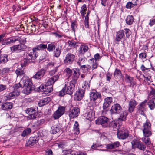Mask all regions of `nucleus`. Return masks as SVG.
<instances>
[{
  "mask_svg": "<svg viewBox=\"0 0 155 155\" xmlns=\"http://www.w3.org/2000/svg\"><path fill=\"white\" fill-rule=\"evenodd\" d=\"M141 129L144 136L141 140L147 146H148L151 143L150 139L148 137L152 135L150 122L149 121H146L143 124Z\"/></svg>",
  "mask_w": 155,
  "mask_h": 155,
  "instance_id": "1",
  "label": "nucleus"
},
{
  "mask_svg": "<svg viewBox=\"0 0 155 155\" xmlns=\"http://www.w3.org/2000/svg\"><path fill=\"white\" fill-rule=\"evenodd\" d=\"M112 114H119L120 116L118 119V121H125L126 117L128 115L127 112L123 110L122 108L118 103H116L113 105L110 110Z\"/></svg>",
  "mask_w": 155,
  "mask_h": 155,
  "instance_id": "2",
  "label": "nucleus"
},
{
  "mask_svg": "<svg viewBox=\"0 0 155 155\" xmlns=\"http://www.w3.org/2000/svg\"><path fill=\"white\" fill-rule=\"evenodd\" d=\"M125 34L126 35V37L129 38L131 34V31L128 28H125L124 30H120L117 32L115 39V43L116 44H119V42L123 39V45H124V40L126 39Z\"/></svg>",
  "mask_w": 155,
  "mask_h": 155,
  "instance_id": "3",
  "label": "nucleus"
},
{
  "mask_svg": "<svg viewBox=\"0 0 155 155\" xmlns=\"http://www.w3.org/2000/svg\"><path fill=\"white\" fill-rule=\"evenodd\" d=\"M32 84L31 80L30 78H26L23 81L24 89L22 92L26 94H28L30 93L32 89Z\"/></svg>",
  "mask_w": 155,
  "mask_h": 155,
  "instance_id": "4",
  "label": "nucleus"
},
{
  "mask_svg": "<svg viewBox=\"0 0 155 155\" xmlns=\"http://www.w3.org/2000/svg\"><path fill=\"white\" fill-rule=\"evenodd\" d=\"M117 135L118 138L119 139H126L129 136V130L126 128L122 127L118 130Z\"/></svg>",
  "mask_w": 155,
  "mask_h": 155,
  "instance_id": "5",
  "label": "nucleus"
},
{
  "mask_svg": "<svg viewBox=\"0 0 155 155\" xmlns=\"http://www.w3.org/2000/svg\"><path fill=\"white\" fill-rule=\"evenodd\" d=\"M95 122L97 124L101 125L104 128L108 127L110 122L109 119L105 116L100 117L96 120Z\"/></svg>",
  "mask_w": 155,
  "mask_h": 155,
  "instance_id": "6",
  "label": "nucleus"
},
{
  "mask_svg": "<svg viewBox=\"0 0 155 155\" xmlns=\"http://www.w3.org/2000/svg\"><path fill=\"white\" fill-rule=\"evenodd\" d=\"M25 57L27 59L31 61L35 60L38 56L37 52L34 48L32 50L28 51L24 53Z\"/></svg>",
  "mask_w": 155,
  "mask_h": 155,
  "instance_id": "7",
  "label": "nucleus"
},
{
  "mask_svg": "<svg viewBox=\"0 0 155 155\" xmlns=\"http://www.w3.org/2000/svg\"><path fill=\"white\" fill-rule=\"evenodd\" d=\"M27 48V46L24 44H20L15 45L10 48L11 51L12 53H19L24 51Z\"/></svg>",
  "mask_w": 155,
  "mask_h": 155,
  "instance_id": "8",
  "label": "nucleus"
},
{
  "mask_svg": "<svg viewBox=\"0 0 155 155\" xmlns=\"http://www.w3.org/2000/svg\"><path fill=\"white\" fill-rule=\"evenodd\" d=\"M147 100H145L137 106V113L143 115H145L144 112L146 111Z\"/></svg>",
  "mask_w": 155,
  "mask_h": 155,
  "instance_id": "9",
  "label": "nucleus"
},
{
  "mask_svg": "<svg viewBox=\"0 0 155 155\" xmlns=\"http://www.w3.org/2000/svg\"><path fill=\"white\" fill-rule=\"evenodd\" d=\"M77 82L75 80H72L69 83V84L67 86V89H66V94H67L71 95L72 94L74 91H75V84Z\"/></svg>",
  "mask_w": 155,
  "mask_h": 155,
  "instance_id": "10",
  "label": "nucleus"
},
{
  "mask_svg": "<svg viewBox=\"0 0 155 155\" xmlns=\"http://www.w3.org/2000/svg\"><path fill=\"white\" fill-rule=\"evenodd\" d=\"M65 107L64 106H60L57 110L54 112L53 117L55 119L59 118L64 113Z\"/></svg>",
  "mask_w": 155,
  "mask_h": 155,
  "instance_id": "11",
  "label": "nucleus"
},
{
  "mask_svg": "<svg viewBox=\"0 0 155 155\" xmlns=\"http://www.w3.org/2000/svg\"><path fill=\"white\" fill-rule=\"evenodd\" d=\"M75 58L74 55L71 53H68L66 55L64 62L67 65L70 64L74 61Z\"/></svg>",
  "mask_w": 155,
  "mask_h": 155,
  "instance_id": "12",
  "label": "nucleus"
},
{
  "mask_svg": "<svg viewBox=\"0 0 155 155\" xmlns=\"http://www.w3.org/2000/svg\"><path fill=\"white\" fill-rule=\"evenodd\" d=\"M85 93L84 89H81L76 91L74 95V99L77 101H79L82 99Z\"/></svg>",
  "mask_w": 155,
  "mask_h": 155,
  "instance_id": "13",
  "label": "nucleus"
},
{
  "mask_svg": "<svg viewBox=\"0 0 155 155\" xmlns=\"http://www.w3.org/2000/svg\"><path fill=\"white\" fill-rule=\"evenodd\" d=\"M19 38L17 37H12L6 38L4 41L2 42V44L4 45H9L14 43L15 42L19 41Z\"/></svg>",
  "mask_w": 155,
  "mask_h": 155,
  "instance_id": "14",
  "label": "nucleus"
},
{
  "mask_svg": "<svg viewBox=\"0 0 155 155\" xmlns=\"http://www.w3.org/2000/svg\"><path fill=\"white\" fill-rule=\"evenodd\" d=\"M80 113V109L77 107L73 108L69 112V116L71 118L77 117Z\"/></svg>",
  "mask_w": 155,
  "mask_h": 155,
  "instance_id": "15",
  "label": "nucleus"
},
{
  "mask_svg": "<svg viewBox=\"0 0 155 155\" xmlns=\"http://www.w3.org/2000/svg\"><path fill=\"white\" fill-rule=\"evenodd\" d=\"M131 144L133 147L137 148L140 150L143 151H144L146 150V146L140 142L133 141L131 142Z\"/></svg>",
  "mask_w": 155,
  "mask_h": 155,
  "instance_id": "16",
  "label": "nucleus"
},
{
  "mask_svg": "<svg viewBox=\"0 0 155 155\" xmlns=\"http://www.w3.org/2000/svg\"><path fill=\"white\" fill-rule=\"evenodd\" d=\"M39 139L36 136L30 137L27 142L26 143V145L28 146L31 147L34 146L38 142Z\"/></svg>",
  "mask_w": 155,
  "mask_h": 155,
  "instance_id": "17",
  "label": "nucleus"
},
{
  "mask_svg": "<svg viewBox=\"0 0 155 155\" xmlns=\"http://www.w3.org/2000/svg\"><path fill=\"white\" fill-rule=\"evenodd\" d=\"M86 114L87 118L89 120H92L94 118V111L92 109L87 108Z\"/></svg>",
  "mask_w": 155,
  "mask_h": 155,
  "instance_id": "18",
  "label": "nucleus"
},
{
  "mask_svg": "<svg viewBox=\"0 0 155 155\" xmlns=\"http://www.w3.org/2000/svg\"><path fill=\"white\" fill-rule=\"evenodd\" d=\"M20 91L17 90L14 91L13 92L8 94L6 96H5L4 97L5 99L10 100L14 98L15 96H18L20 95Z\"/></svg>",
  "mask_w": 155,
  "mask_h": 155,
  "instance_id": "19",
  "label": "nucleus"
},
{
  "mask_svg": "<svg viewBox=\"0 0 155 155\" xmlns=\"http://www.w3.org/2000/svg\"><path fill=\"white\" fill-rule=\"evenodd\" d=\"M112 102V98L110 97H107L104 100L103 108L104 110L107 109Z\"/></svg>",
  "mask_w": 155,
  "mask_h": 155,
  "instance_id": "20",
  "label": "nucleus"
},
{
  "mask_svg": "<svg viewBox=\"0 0 155 155\" xmlns=\"http://www.w3.org/2000/svg\"><path fill=\"white\" fill-rule=\"evenodd\" d=\"M45 72V69H41L36 72L35 74L33 76V78L36 79H39L43 77Z\"/></svg>",
  "mask_w": 155,
  "mask_h": 155,
  "instance_id": "21",
  "label": "nucleus"
},
{
  "mask_svg": "<svg viewBox=\"0 0 155 155\" xmlns=\"http://www.w3.org/2000/svg\"><path fill=\"white\" fill-rule=\"evenodd\" d=\"M62 47V44L60 42L59 43L58 45V47H56L55 50L53 54L54 56L58 58L60 56L61 53Z\"/></svg>",
  "mask_w": 155,
  "mask_h": 155,
  "instance_id": "22",
  "label": "nucleus"
},
{
  "mask_svg": "<svg viewBox=\"0 0 155 155\" xmlns=\"http://www.w3.org/2000/svg\"><path fill=\"white\" fill-rule=\"evenodd\" d=\"M137 104V103L135 100L134 99H131L129 101L128 111L129 112L132 113L134 111Z\"/></svg>",
  "mask_w": 155,
  "mask_h": 155,
  "instance_id": "23",
  "label": "nucleus"
},
{
  "mask_svg": "<svg viewBox=\"0 0 155 155\" xmlns=\"http://www.w3.org/2000/svg\"><path fill=\"white\" fill-rule=\"evenodd\" d=\"M59 74H58L54 75L51 78L48 79L46 82V85L47 86H50L52 85L58 79Z\"/></svg>",
  "mask_w": 155,
  "mask_h": 155,
  "instance_id": "24",
  "label": "nucleus"
},
{
  "mask_svg": "<svg viewBox=\"0 0 155 155\" xmlns=\"http://www.w3.org/2000/svg\"><path fill=\"white\" fill-rule=\"evenodd\" d=\"M101 95L100 94L96 91H92L90 93V99L91 101H94L98 97H100Z\"/></svg>",
  "mask_w": 155,
  "mask_h": 155,
  "instance_id": "25",
  "label": "nucleus"
},
{
  "mask_svg": "<svg viewBox=\"0 0 155 155\" xmlns=\"http://www.w3.org/2000/svg\"><path fill=\"white\" fill-rule=\"evenodd\" d=\"M151 89L149 94V97L150 99H155V85L152 84L150 86Z\"/></svg>",
  "mask_w": 155,
  "mask_h": 155,
  "instance_id": "26",
  "label": "nucleus"
},
{
  "mask_svg": "<svg viewBox=\"0 0 155 155\" xmlns=\"http://www.w3.org/2000/svg\"><path fill=\"white\" fill-rule=\"evenodd\" d=\"M51 100L50 97H47L43 99L40 100L38 103V105L40 107L43 106L47 104Z\"/></svg>",
  "mask_w": 155,
  "mask_h": 155,
  "instance_id": "27",
  "label": "nucleus"
},
{
  "mask_svg": "<svg viewBox=\"0 0 155 155\" xmlns=\"http://www.w3.org/2000/svg\"><path fill=\"white\" fill-rule=\"evenodd\" d=\"M118 124L116 122L112 121L110 122L108 127L111 130L114 131H116L118 129Z\"/></svg>",
  "mask_w": 155,
  "mask_h": 155,
  "instance_id": "28",
  "label": "nucleus"
},
{
  "mask_svg": "<svg viewBox=\"0 0 155 155\" xmlns=\"http://www.w3.org/2000/svg\"><path fill=\"white\" fill-rule=\"evenodd\" d=\"M12 103L11 102H6L1 105V108L4 110H8L12 108Z\"/></svg>",
  "mask_w": 155,
  "mask_h": 155,
  "instance_id": "29",
  "label": "nucleus"
},
{
  "mask_svg": "<svg viewBox=\"0 0 155 155\" xmlns=\"http://www.w3.org/2000/svg\"><path fill=\"white\" fill-rule=\"evenodd\" d=\"M119 145V142L118 141H116L112 143L107 144L106 146V148L108 149H112L118 147Z\"/></svg>",
  "mask_w": 155,
  "mask_h": 155,
  "instance_id": "30",
  "label": "nucleus"
},
{
  "mask_svg": "<svg viewBox=\"0 0 155 155\" xmlns=\"http://www.w3.org/2000/svg\"><path fill=\"white\" fill-rule=\"evenodd\" d=\"M151 67L152 66L150 62L148 61L146 63L145 66L143 64L141 66L140 68L142 71H145L149 70Z\"/></svg>",
  "mask_w": 155,
  "mask_h": 155,
  "instance_id": "31",
  "label": "nucleus"
},
{
  "mask_svg": "<svg viewBox=\"0 0 155 155\" xmlns=\"http://www.w3.org/2000/svg\"><path fill=\"white\" fill-rule=\"evenodd\" d=\"M73 131L75 134L78 135L80 133L79 125L77 121H75L73 127Z\"/></svg>",
  "mask_w": 155,
  "mask_h": 155,
  "instance_id": "32",
  "label": "nucleus"
},
{
  "mask_svg": "<svg viewBox=\"0 0 155 155\" xmlns=\"http://www.w3.org/2000/svg\"><path fill=\"white\" fill-rule=\"evenodd\" d=\"M88 47L87 45H81L79 49V53L80 54H84L88 50Z\"/></svg>",
  "mask_w": 155,
  "mask_h": 155,
  "instance_id": "33",
  "label": "nucleus"
},
{
  "mask_svg": "<svg viewBox=\"0 0 155 155\" xmlns=\"http://www.w3.org/2000/svg\"><path fill=\"white\" fill-rule=\"evenodd\" d=\"M74 71L73 75L74 76L72 78V80H75L77 82L79 76L80 75L79 69L78 68H74L73 69Z\"/></svg>",
  "mask_w": 155,
  "mask_h": 155,
  "instance_id": "34",
  "label": "nucleus"
},
{
  "mask_svg": "<svg viewBox=\"0 0 155 155\" xmlns=\"http://www.w3.org/2000/svg\"><path fill=\"white\" fill-rule=\"evenodd\" d=\"M89 62H90L91 68L92 70L97 68L98 64L95 60L93 59H91L89 60Z\"/></svg>",
  "mask_w": 155,
  "mask_h": 155,
  "instance_id": "35",
  "label": "nucleus"
},
{
  "mask_svg": "<svg viewBox=\"0 0 155 155\" xmlns=\"http://www.w3.org/2000/svg\"><path fill=\"white\" fill-rule=\"evenodd\" d=\"M153 100L150 99L149 97L148 101L147 102L148 107L151 110H153L155 108V103Z\"/></svg>",
  "mask_w": 155,
  "mask_h": 155,
  "instance_id": "36",
  "label": "nucleus"
},
{
  "mask_svg": "<svg viewBox=\"0 0 155 155\" xmlns=\"http://www.w3.org/2000/svg\"><path fill=\"white\" fill-rule=\"evenodd\" d=\"M47 48V45L43 44H41L35 46L33 48L35 51L41 50L46 49Z\"/></svg>",
  "mask_w": 155,
  "mask_h": 155,
  "instance_id": "37",
  "label": "nucleus"
},
{
  "mask_svg": "<svg viewBox=\"0 0 155 155\" xmlns=\"http://www.w3.org/2000/svg\"><path fill=\"white\" fill-rule=\"evenodd\" d=\"M55 45L54 43H51L48 44V47H47V50L49 52H53L55 48Z\"/></svg>",
  "mask_w": 155,
  "mask_h": 155,
  "instance_id": "38",
  "label": "nucleus"
},
{
  "mask_svg": "<svg viewBox=\"0 0 155 155\" xmlns=\"http://www.w3.org/2000/svg\"><path fill=\"white\" fill-rule=\"evenodd\" d=\"M60 128L57 125H54L51 127V132L53 134H55L60 130Z\"/></svg>",
  "mask_w": 155,
  "mask_h": 155,
  "instance_id": "39",
  "label": "nucleus"
},
{
  "mask_svg": "<svg viewBox=\"0 0 155 155\" xmlns=\"http://www.w3.org/2000/svg\"><path fill=\"white\" fill-rule=\"evenodd\" d=\"M87 10V8L86 4H84L81 7L80 10V13L81 16L84 17H85V15L86 14V11Z\"/></svg>",
  "mask_w": 155,
  "mask_h": 155,
  "instance_id": "40",
  "label": "nucleus"
},
{
  "mask_svg": "<svg viewBox=\"0 0 155 155\" xmlns=\"http://www.w3.org/2000/svg\"><path fill=\"white\" fill-rule=\"evenodd\" d=\"M133 21V17L132 15L128 16L126 19V23L128 25H130L132 24Z\"/></svg>",
  "mask_w": 155,
  "mask_h": 155,
  "instance_id": "41",
  "label": "nucleus"
},
{
  "mask_svg": "<svg viewBox=\"0 0 155 155\" xmlns=\"http://www.w3.org/2000/svg\"><path fill=\"white\" fill-rule=\"evenodd\" d=\"M37 109V108H36L33 107L28 108L25 110V112L28 114H30L33 113L36 111Z\"/></svg>",
  "mask_w": 155,
  "mask_h": 155,
  "instance_id": "42",
  "label": "nucleus"
},
{
  "mask_svg": "<svg viewBox=\"0 0 155 155\" xmlns=\"http://www.w3.org/2000/svg\"><path fill=\"white\" fill-rule=\"evenodd\" d=\"M15 73L17 75H21L24 74L25 72L23 67L18 68L15 71Z\"/></svg>",
  "mask_w": 155,
  "mask_h": 155,
  "instance_id": "43",
  "label": "nucleus"
},
{
  "mask_svg": "<svg viewBox=\"0 0 155 155\" xmlns=\"http://www.w3.org/2000/svg\"><path fill=\"white\" fill-rule=\"evenodd\" d=\"M31 132V130L29 128L25 129L21 134V136L24 137L29 134Z\"/></svg>",
  "mask_w": 155,
  "mask_h": 155,
  "instance_id": "44",
  "label": "nucleus"
},
{
  "mask_svg": "<svg viewBox=\"0 0 155 155\" xmlns=\"http://www.w3.org/2000/svg\"><path fill=\"white\" fill-rule=\"evenodd\" d=\"M37 115V113L36 111L27 116V119L29 120L35 119L36 118Z\"/></svg>",
  "mask_w": 155,
  "mask_h": 155,
  "instance_id": "45",
  "label": "nucleus"
},
{
  "mask_svg": "<svg viewBox=\"0 0 155 155\" xmlns=\"http://www.w3.org/2000/svg\"><path fill=\"white\" fill-rule=\"evenodd\" d=\"M31 61H30L28 60L25 57L24 59L21 61V67H23L24 66H25L26 65L28 64L30 62H31Z\"/></svg>",
  "mask_w": 155,
  "mask_h": 155,
  "instance_id": "46",
  "label": "nucleus"
},
{
  "mask_svg": "<svg viewBox=\"0 0 155 155\" xmlns=\"http://www.w3.org/2000/svg\"><path fill=\"white\" fill-rule=\"evenodd\" d=\"M125 81L127 83H129L130 85L133 84V79L127 75H126L125 79Z\"/></svg>",
  "mask_w": 155,
  "mask_h": 155,
  "instance_id": "47",
  "label": "nucleus"
},
{
  "mask_svg": "<svg viewBox=\"0 0 155 155\" xmlns=\"http://www.w3.org/2000/svg\"><path fill=\"white\" fill-rule=\"evenodd\" d=\"M114 75L115 77L120 78L122 76V74L121 71L116 69L114 72Z\"/></svg>",
  "mask_w": 155,
  "mask_h": 155,
  "instance_id": "48",
  "label": "nucleus"
},
{
  "mask_svg": "<svg viewBox=\"0 0 155 155\" xmlns=\"http://www.w3.org/2000/svg\"><path fill=\"white\" fill-rule=\"evenodd\" d=\"M81 69L85 71H88L91 70V66L90 65H83L81 66Z\"/></svg>",
  "mask_w": 155,
  "mask_h": 155,
  "instance_id": "49",
  "label": "nucleus"
},
{
  "mask_svg": "<svg viewBox=\"0 0 155 155\" xmlns=\"http://www.w3.org/2000/svg\"><path fill=\"white\" fill-rule=\"evenodd\" d=\"M77 22L75 21H72L71 23V27L74 33L77 28Z\"/></svg>",
  "mask_w": 155,
  "mask_h": 155,
  "instance_id": "50",
  "label": "nucleus"
},
{
  "mask_svg": "<svg viewBox=\"0 0 155 155\" xmlns=\"http://www.w3.org/2000/svg\"><path fill=\"white\" fill-rule=\"evenodd\" d=\"M87 59L84 57L83 56L80 58L78 62L77 63L80 66H81V65L84 63L86 61Z\"/></svg>",
  "mask_w": 155,
  "mask_h": 155,
  "instance_id": "51",
  "label": "nucleus"
},
{
  "mask_svg": "<svg viewBox=\"0 0 155 155\" xmlns=\"http://www.w3.org/2000/svg\"><path fill=\"white\" fill-rule=\"evenodd\" d=\"M66 85H65V87L62 89L59 92V95L60 96H62L66 93Z\"/></svg>",
  "mask_w": 155,
  "mask_h": 155,
  "instance_id": "52",
  "label": "nucleus"
},
{
  "mask_svg": "<svg viewBox=\"0 0 155 155\" xmlns=\"http://www.w3.org/2000/svg\"><path fill=\"white\" fill-rule=\"evenodd\" d=\"M21 85L20 83L15 84L13 86V88H14V91H17V90H18V91H20L18 90V89L21 87Z\"/></svg>",
  "mask_w": 155,
  "mask_h": 155,
  "instance_id": "53",
  "label": "nucleus"
},
{
  "mask_svg": "<svg viewBox=\"0 0 155 155\" xmlns=\"http://www.w3.org/2000/svg\"><path fill=\"white\" fill-rule=\"evenodd\" d=\"M147 57V53L146 52H144L139 54V58L143 59H145Z\"/></svg>",
  "mask_w": 155,
  "mask_h": 155,
  "instance_id": "54",
  "label": "nucleus"
},
{
  "mask_svg": "<svg viewBox=\"0 0 155 155\" xmlns=\"http://www.w3.org/2000/svg\"><path fill=\"white\" fill-rule=\"evenodd\" d=\"M101 58V56L99 54L97 53L94 56V58L92 59H94L96 61L97 60H100Z\"/></svg>",
  "mask_w": 155,
  "mask_h": 155,
  "instance_id": "55",
  "label": "nucleus"
},
{
  "mask_svg": "<svg viewBox=\"0 0 155 155\" xmlns=\"http://www.w3.org/2000/svg\"><path fill=\"white\" fill-rule=\"evenodd\" d=\"M65 72L70 76L72 74V70L70 68H67L65 70Z\"/></svg>",
  "mask_w": 155,
  "mask_h": 155,
  "instance_id": "56",
  "label": "nucleus"
},
{
  "mask_svg": "<svg viewBox=\"0 0 155 155\" xmlns=\"http://www.w3.org/2000/svg\"><path fill=\"white\" fill-rule=\"evenodd\" d=\"M106 79L107 80L109 81L111 79L112 75L109 72H107L106 74Z\"/></svg>",
  "mask_w": 155,
  "mask_h": 155,
  "instance_id": "57",
  "label": "nucleus"
},
{
  "mask_svg": "<svg viewBox=\"0 0 155 155\" xmlns=\"http://www.w3.org/2000/svg\"><path fill=\"white\" fill-rule=\"evenodd\" d=\"M134 6L133 5L131 2H129L127 3L126 7L127 9H130Z\"/></svg>",
  "mask_w": 155,
  "mask_h": 155,
  "instance_id": "58",
  "label": "nucleus"
},
{
  "mask_svg": "<svg viewBox=\"0 0 155 155\" xmlns=\"http://www.w3.org/2000/svg\"><path fill=\"white\" fill-rule=\"evenodd\" d=\"M58 67H56L53 70L49 72V74L51 75H52L54 74L57 71Z\"/></svg>",
  "mask_w": 155,
  "mask_h": 155,
  "instance_id": "59",
  "label": "nucleus"
},
{
  "mask_svg": "<svg viewBox=\"0 0 155 155\" xmlns=\"http://www.w3.org/2000/svg\"><path fill=\"white\" fill-rule=\"evenodd\" d=\"M155 24V17L153 18L150 19V21L149 25L150 26H152Z\"/></svg>",
  "mask_w": 155,
  "mask_h": 155,
  "instance_id": "60",
  "label": "nucleus"
},
{
  "mask_svg": "<svg viewBox=\"0 0 155 155\" xmlns=\"http://www.w3.org/2000/svg\"><path fill=\"white\" fill-rule=\"evenodd\" d=\"M6 88V86L0 84V92L5 90Z\"/></svg>",
  "mask_w": 155,
  "mask_h": 155,
  "instance_id": "61",
  "label": "nucleus"
},
{
  "mask_svg": "<svg viewBox=\"0 0 155 155\" xmlns=\"http://www.w3.org/2000/svg\"><path fill=\"white\" fill-rule=\"evenodd\" d=\"M68 43L69 45H71V46H73L74 47H75V46L76 44L75 42L73 41H69L68 42Z\"/></svg>",
  "mask_w": 155,
  "mask_h": 155,
  "instance_id": "62",
  "label": "nucleus"
},
{
  "mask_svg": "<svg viewBox=\"0 0 155 155\" xmlns=\"http://www.w3.org/2000/svg\"><path fill=\"white\" fill-rule=\"evenodd\" d=\"M45 122V120L44 119H41L38 120L37 121V123L38 125H41Z\"/></svg>",
  "mask_w": 155,
  "mask_h": 155,
  "instance_id": "63",
  "label": "nucleus"
},
{
  "mask_svg": "<svg viewBox=\"0 0 155 155\" xmlns=\"http://www.w3.org/2000/svg\"><path fill=\"white\" fill-rule=\"evenodd\" d=\"M143 78H144V80H145L146 81H147L148 84H149L151 82L150 77V78H149L148 77H146L144 75H143Z\"/></svg>",
  "mask_w": 155,
  "mask_h": 155,
  "instance_id": "64",
  "label": "nucleus"
}]
</instances>
